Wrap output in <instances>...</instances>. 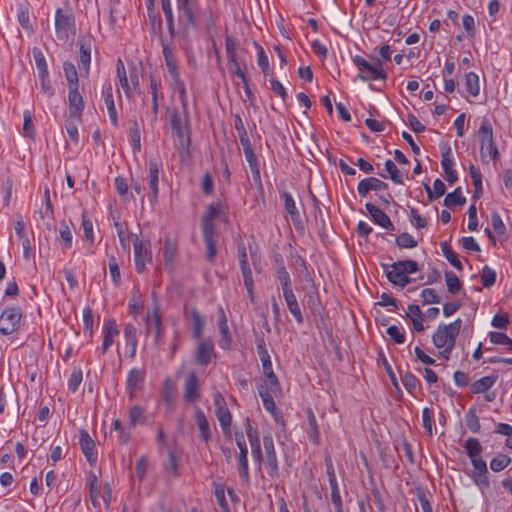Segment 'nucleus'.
Wrapping results in <instances>:
<instances>
[{"label":"nucleus","instance_id":"obj_26","mask_svg":"<svg viewBox=\"0 0 512 512\" xmlns=\"http://www.w3.org/2000/svg\"><path fill=\"white\" fill-rule=\"evenodd\" d=\"M102 97L104 99L110 122L114 127L119 126L117 110L114 103V97L112 92V85L110 82H106L102 87Z\"/></svg>","mask_w":512,"mask_h":512},{"label":"nucleus","instance_id":"obj_64","mask_svg":"<svg viewBox=\"0 0 512 512\" xmlns=\"http://www.w3.org/2000/svg\"><path fill=\"white\" fill-rule=\"evenodd\" d=\"M420 296L422 298L423 305L440 303V297L438 296L436 291L432 288L423 289L421 291Z\"/></svg>","mask_w":512,"mask_h":512},{"label":"nucleus","instance_id":"obj_46","mask_svg":"<svg viewBox=\"0 0 512 512\" xmlns=\"http://www.w3.org/2000/svg\"><path fill=\"white\" fill-rule=\"evenodd\" d=\"M465 87L467 92L476 97L480 93L479 76L475 72H468L465 76Z\"/></svg>","mask_w":512,"mask_h":512},{"label":"nucleus","instance_id":"obj_9","mask_svg":"<svg viewBox=\"0 0 512 512\" xmlns=\"http://www.w3.org/2000/svg\"><path fill=\"white\" fill-rule=\"evenodd\" d=\"M387 279L395 286L404 288L411 282V278L405 274L402 261H397L392 264H382Z\"/></svg>","mask_w":512,"mask_h":512},{"label":"nucleus","instance_id":"obj_30","mask_svg":"<svg viewBox=\"0 0 512 512\" xmlns=\"http://www.w3.org/2000/svg\"><path fill=\"white\" fill-rule=\"evenodd\" d=\"M257 391L263 402L265 410L271 413L272 416H275L277 408L273 399V394H276L277 392L271 391L269 383L258 384Z\"/></svg>","mask_w":512,"mask_h":512},{"label":"nucleus","instance_id":"obj_12","mask_svg":"<svg viewBox=\"0 0 512 512\" xmlns=\"http://www.w3.org/2000/svg\"><path fill=\"white\" fill-rule=\"evenodd\" d=\"M183 397L187 403L194 404L201 397L200 380L197 374L189 372L183 384Z\"/></svg>","mask_w":512,"mask_h":512},{"label":"nucleus","instance_id":"obj_40","mask_svg":"<svg viewBox=\"0 0 512 512\" xmlns=\"http://www.w3.org/2000/svg\"><path fill=\"white\" fill-rule=\"evenodd\" d=\"M162 10L165 15L167 29L170 36L173 38L176 36L175 20L172 10L171 0H161Z\"/></svg>","mask_w":512,"mask_h":512},{"label":"nucleus","instance_id":"obj_45","mask_svg":"<svg viewBox=\"0 0 512 512\" xmlns=\"http://www.w3.org/2000/svg\"><path fill=\"white\" fill-rule=\"evenodd\" d=\"M116 71H117V77L119 79V84H120L121 88L123 89L126 97L128 99H130L131 98V89H130L128 78L126 75L125 66L121 59H119L117 61Z\"/></svg>","mask_w":512,"mask_h":512},{"label":"nucleus","instance_id":"obj_29","mask_svg":"<svg viewBox=\"0 0 512 512\" xmlns=\"http://www.w3.org/2000/svg\"><path fill=\"white\" fill-rule=\"evenodd\" d=\"M91 37L83 36L79 39V63L88 74L91 63Z\"/></svg>","mask_w":512,"mask_h":512},{"label":"nucleus","instance_id":"obj_19","mask_svg":"<svg viewBox=\"0 0 512 512\" xmlns=\"http://www.w3.org/2000/svg\"><path fill=\"white\" fill-rule=\"evenodd\" d=\"M258 356L262 363L263 373L267 379V383H269V385H270L271 391L272 392H281V385L278 380V377L276 376V374L273 371L271 357H270L268 351L263 352V353H258Z\"/></svg>","mask_w":512,"mask_h":512},{"label":"nucleus","instance_id":"obj_35","mask_svg":"<svg viewBox=\"0 0 512 512\" xmlns=\"http://www.w3.org/2000/svg\"><path fill=\"white\" fill-rule=\"evenodd\" d=\"M178 243L170 236H166L163 246V258L166 266H172L177 255Z\"/></svg>","mask_w":512,"mask_h":512},{"label":"nucleus","instance_id":"obj_38","mask_svg":"<svg viewBox=\"0 0 512 512\" xmlns=\"http://www.w3.org/2000/svg\"><path fill=\"white\" fill-rule=\"evenodd\" d=\"M283 298L285 300L289 312L291 313L295 321L298 324H302L304 322V317L295 294H287L284 295Z\"/></svg>","mask_w":512,"mask_h":512},{"label":"nucleus","instance_id":"obj_60","mask_svg":"<svg viewBox=\"0 0 512 512\" xmlns=\"http://www.w3.org/2000/svg\"><path fill=\"white\" fill-rule=\"evenodd\" d=\"M395 242L399 248L408 249L415 248L418 244L415 238L407 232L401 233L397 236Z\"/></svg>","mask_w":512,"mask_h":512},{"label":"nucleus","instance_id":"obj_33","mask_svg":"<svg viewBox=\"0 0 512 512\" xmlns=\"http://www.w3.org/2000/svg\"><path fill=\"white\" fill-rule=\"evenodd\" d=\"M245 159L249 165L254 184L256 185L259 193L261 195H263L264 188H263L262 179H261L260 164H259L258 157L256 154H253V155L246 156Z\"/></svg>","mask_w":512,"mask_h":512},{"label":"nucleus","instance_id":"obj_61","mask_svg":"<svg viewBox=\"0 0 512 512\" xmlns=\"http://www.w3.org/2000/svg\"><path fill=\"white\" fill-rule=\"evenodd\" d=\"M402 383H403L405 389L410 394H414V391L419 386L420 381L413 373H411L410 371H407L402 378Z\"/></svg>","mask_w":512,"mask_h":512},{"label":"nucleus","instance_id":"obj_51","mask_svg":"<svg viewBox=\"0 0 512 512\" xmlns=\"http://www.w3.org/2000/svg\"><path fill=\"white\" fill-rule=\"evenodd\" d=\"M465 421L468 429L473 433H478L480 431V422L479 418L476 415L475 407H470L469 410L465 414Z\"/></svg>","mask_w":512,"mask_h":512},{"label":"nucleus","instance_id":"obj_11","mask_svg":"<svg viewBox=\"0 0 512 512\" xmlns=\"http://www.w3.org/2000/svg\"><path fill=\"white\" fill-rule=\"evenodd\" d=\"M263 446L267 461L268 475L272 478L279 477V464L276 455L275 445L271 434L263 436Z\"/></svg>","mask_w":512,"mask_h":512},{"label":"nucleus","instance_id":"obj_43","mask_svg":"<svg viewBox=\"0 0 512 512\" xmlns=\"http://www.w3.org/2000/svg\"><path fill=\"white\" fill-rule=\"evenodd\" d=\"M63 70L68 88L79 87V78L75 65L72 62L66 61L63 63Z\"/></svg>","mask_w":512,"mask_h":512},{"label":"nucleus","instance_id":"obj_3","mask_svg":"<svg viewBox=\"0 0 512 512\" xmlns=\"http://www.w3.org/2000/svg\"><path fill=\"white\" fill-rule=\"evenodd\" d=\"M462 320L457 318L449 324H441L432 335V341L436 348L455 347L456 338L460 332Z\"/></svg>","mask_w":512,"mask_h":512},{"label":"nucleus","instance_id":"obj_47","mask_svg":"<svg viewBox=\"0 0 512 512\" xmlns=\"http://www.w3.org/2000/svg\"><path fill=\"white\" fill-rule=\"evenodd\" d=\"M445 281L447 290L452 295L458 294L462 289V282L460 281L458 276L450 270L445 271Z\"/></svg>","mask_w":512,"mask_h":512},{"label":"nucleus","instance_id":"obj_59","mask_svg":"<svg viewBox=\"0 0 512 512\" xmlns=\"http://www.w3.org/2000/svg\"><path fill=\"white\" fill-rule=\"evenodd\" d=\"M489 339L493 344L507 346L508 350L512 352V339L506 334L493 331L490 332Z\"/></svg>","mask_w":512,"mask_h":512},{"label":"nucleus","instance_id":"obj_41","mask_svg":"<svg viewBox=\"0 0 512 512\" xmlns=\"http://www.w3.org/2000/svg\"><path fill=\"white\" fill-rule=\"evenodd\" d=\"M129 125V136L133 147V152L138 153L141 150V134L139 125L136 119H130Z\"/></svg>","mask_w":512,"mask_h":512},{"label":"nucleus","instance_id":"obj_20","mask_svg":"<svg viewBox=\"0 0 512 512\" xmlns=\"http://www.w3.org/2000/svg\"><path fill=\"white\" fill-rule=\"evenodd\" d=\"M68 103L69 117L79 121L84 110V101L79 87L68 88Z\"/></svg>","mask_w":512,"mask_h":512},{"label":"nucleus","instance_id":"obj_25","mask_svg":"<svg viewBox=\"0 0 512 512\" xmlns=\"http://www.w3.org/2000/svg\"><path fill=\"white\" fill-rule=\"evenodd\" d=\"M223 212L221 202L212 203L207 207V211L201 218V231H216L214 219Z\"/></svg>","mask_w":512,"mask_h":512},{"label":"nucleus","instance_id":"obj_24","mask_svg":"<svg viewBox=\"0 0 512 512\" xmlns=\"http://www.w3.org/2000/svg\"><path fill=\"white\" fill-rule=\"evenodd\" d=\"M388 189V184L376 177L362 179L357 186V192L360 197H366L370 191H384Z\"/></svg>","mask_w":512,"mask_h":512},{"label":"nucleus","instance_id":"obj_58","mask_svg":"<svg viewBox=\"0 0 512 512\" xmlns=\"http://www.w3.org/2000/svg\"><path fill=\"white\" fill-rule=\"evenodd\" d=\"M165 471L169 476L177 477L179 475L178 461L174 449H170L168 453V462L165 465Z\"/></svg>","mask_w":512,"mask_h":512},{"label":"nucleus","instance_id":"obj_34","mask_svg":"<svg viewBox=\"0 0 512 512\" xmlns=\"http://www.w3.org/2000/svg\"><path fill=\"white\" fill-rule=\"evenodd\" d=\"M238 474L242 482L250 485V473L248 463V448L239 450L238 454Z\"/></svg>","mask_w":512,"mask_h":512},{"label":"nucleus","instance_id":"obj_56","mask_svg":"<svg viewBox=\"0 0 512 512\" xmlns=\"http://www.w3.org/2000/svg\"><path fill=\"white\" fill-rule=\"evenodd\" d=\"M496 272L488 265H485L481 271V282L485 288L492 287L496 282Z\"/></svg>","mask_w":512,"mask_h":512},{"label":"nucleus","instance_id":"obj_49","mask_svg":"<svg viewBox=\"0 0 512 512\" xmlns=\"http://www.w3.org/2000/svg\"><path fill=\"white\" fill-rule=\"evenodd\" d=\"M466 203V198L462 194L461 187H457L452 193H449L444 198V205L452 207L454 205L462 206Z\"/></svg>","mask_w":512,"mask_h":512},{"label":"nucleus","instance_id":"obj_50","mask_svg":"<svg viewBox=\"0 0 512 512\" xmlns=\"http://www.w3.org/2000/svg\"><path fill=\"white\" fill-rule=\"evenodd\" d=\"M469 458H475L481 455L483 448L477 438L469 437L464 445Z\"/></svg>","mask_w":512,"mask_h":512},{"label":"nucleus","instance_id":"obj_62","mask_svg":"<svg viewBox=\"0 0 512 512\" xmlns=\"http://www.w3.org/2000/svg\"><path fill=\"white\" fill-rule=\"evenodd\" d=\"M256 46H257V49H258V51H257V63H258V66L260 67V69L262 70L264 75H269L270 74V68H269L268 57H267V55H266V53L263 50L261 45L256 43Z\"/></svg>","mask_w":512,"mask_h":512},{"label":"nucleus","instance_id":"obj_2","mask_svg":"<svg viewBox=\"0 0 512 512\" xmlns=\"http://www.w3.org/2000/svg\"><path fill=\"white\" fill-rule=\"evenodd\" d=\"M178 9V20L181 25V33L187 37L191 31L198 29L199 24L196 18V0H176Z\"/></svg>","mask_w":512,"mask_h":512},{"label":"nucleus","instance_id":"obj_54","mask_svg":"<svg viewBox=\"0 0 512 512\" xmlns=\"http://www.w3.org/2000/svg\"><path fill=\"white\" fill-rule=\"evenodd\" d=\"M83 380V373L80 368H74L67 383L68 390L75 393Z\"/></svg>","mask_w":512,"mask_h":512},{"label":"nucleus","instance_id":"obj_32","mask_svg":"<svg viewBox=\"0 0 512 512\" xmlns=\"http://www.w3.org/2000/svg\"><path fill=\"white\" fill-rule=\"evenodd\" d=\"M218 329H219V333H220V347L223 349V350H230L231 349V346H232V336H231V333L229 331V327H228V324H227V318L223 312V310L221 309V316L218 320Z\"/></svg>","mask_w":512,"mask_h":512},{"label":"nucleus","instance_id":"obj_5","mask_svg":"<svg viewBox=\"0 0 512 512\" xmlns=\"http://www.w3.org/2000/svg\"><path fill=\"white\" fill-rule=\"evenodd\" d=\"M55 32L57 38L61 41H67L70 36H74L76 34L75 17L70 9H56Z\"/></svg>","mask_w":512,"mask_h":512},{"label":"nucleus","instance_id":"obj_48","mask_svg":"<svg viewBox=\"0 0 512 512\" xmlns=\"http://www.w3.org/2000/svg\"><path fill=\"white\" fill-rule=\"evenodd\" d=\"M440 151L442 156L441 165L444 173L453 170L452 166L454 165V161L450 145L448 143L441 144Z\"/></svg>","mask_w":512,"mask_h":512},{"label":"nucleus","instance_id":"obj_15","mask_svg":"<svg viewBox=\"0 0 512 512\" xmlns=\"http://www.w3.org/2000/svg\"><path fill=\"white\" fill-rule=\"evenodd\" d=\"M79 445L88 463L93 466L98 460V453L94 440L85 429L79 430Z\"/></svg>","mask_w":512,"mask_h":512},{"label":"nucleus","instance_id":"obj_28","mask_svg":"<svg viewBox=\"0 0 512 512\" xmlns=\"http://www.w3.org/2000/svg\"><path fill=\"white\" fill-rule=\"evenodd\" d=\"M205 247V260L213 265L217 257L216 231H201Z\"/></svg>","mask_w":512,"mask_h":512},{"label":"nucleus","instance_id":"obj_55","mask_svg":"<svg viewBox=\"0 0 512 512\" xmlns=\"http://www.w3.org/2000/svg\"><path fill=\"white\" fill-rule=\"evenodd\" d=\"M59 233L63 242V249H70L72 247L73 235L69 225L65 221L60 223Z\"/></svg>","mask_w":512,"mask_h":512},{"label":"nucleus","instance_id":"obj_17","mask_svg":"<svg viewBox=\"0 0 512 512\" xmlns=\"http://www.w3.org/2000/svg\"><path fill=\"white\" fill-rule=\"evenodd\" d=\"M161 168V162L156 159L149 160V181L148 186L150 189L149 201L155 203L158 199L159 194V171Z\"/></svg>","mask_w":512,"mask_h":512},{"label":"nucleus","instance_id":"obj_53","mask_svg":"<svg viewBox=\"0 0 512 512\" xmlns=\"http://www.w3.org/2000/svg\"><path fill=\"white\" fill-rule=\"evenodd\" d=\"M384 166H385L386 171L389 174L390 179L395 184H403L404 183L403 176H402L401 172L399 171L396 164L391 159H387L385 161Z\"/></svg>","mask_w":512,"mask_h":512},{"label":"nucleus","instance_id":"obj_10","mask_svg":"<svg viewBox=\"0 0 512 512\" xmlns=\"http://www.w3.org/2000/svg\"><path fill=\"white\" fill-rule=\"evenodd\" d=\"M169 122L171 129L177 135L180 147L187 149L190 145L189 128L183 125L182 119L176 109L170 112Z\"/></svg>","mask_w":512,"mask_h":512},{"label":"nucleus","instance_id":"obj_21","mask_svg":"<svg viewBox=\"0 0 512 512\" xmlns=\"http://www.w3.org/2000/svg\"><path fill=\"white\" fill-rule=\"evenodd\" d=\"M149 88L151 93V116L152 122L155 123L158 120L159 114V99L163 98L161 93V80L155 75H150Z\"/></svg>","mask_w":512,"mask_h":512},{"label":"nucleus","instance_id":"obj_18","mask_svg":"<svg viewBox=\"0 0 512 512\" xmlns=\"http://www.w3.org/2000/svg\"><path fill=\"white\" fill-rule=\"evenodd\" d=\"M188 325L192 328V336L195 340L203 338V331L205 328V318L200 314L196 308H192L184 313Z\"/></svg>","mask_w":512,"mask_h":512},{"label":"nucleus","instance_id":"obj_42","mask_svg":"<svg viewBox=\"0 0 512 512\" xmlns=\"http://www.w3.org/2000/svg\"><path fill=\"white\" fill-rule=\"evenodd\" d=\"M173 90L179 93V99L181 102L183 113L188 117V96L186 92V87L181 78L175 79L171 84Z\"/></svg>","mask_w":512,"mask_h":512},{"label":"nucleus","instance_id":"obj_57","mask_svg":"<svg viewBox=\"0 0 512 512\" xmlns=\"http://www.w3.org/2000/svg\"><path fill=\"white\" fill-rule=\"evenodd\" d=\"M511 463V458L506 454H499L490 462V468L494 472H500Z\"/></svg>","mask_w":512,"mask_h":512},{"label":"nucleus","instance_id":"obj_37","mask_svg":"<svg viewBox=\"0 0 512 512\" xmlns=\"http://www.w3.org/2000/svg\"><path fill=\"white\" fill-rule=\"evenodd\" d=\"M498 374L484 376L471 384V391L474 394L487 392L497 381Z\"/></svg>","mask_w":512,"mask_h":512},{"label":"nucleus","instance_id":"obj_27","mask_svg":"<svg viewBox=\"0 0 512 512\" xmlns=\"http://www.w3.org/2000/svg\"><path fill=\"white\" fill-rule=\"evenodd\" d=\"M214 404L216 406L215 415L219 421L220 427L231 426L232 414L221 394L218 393L214 396Z\"/></svg>","mask_w":512,"mask_h":512},{"label":"nucleus","instance_id":"obj_39","mask_svg":"<svg viewBox=\"0 0 512 512\" xmlns=\"http://www.w3.org/2000/svg\"><path fill=\"white\" fill-rule=\"evenodd\" d=\"M469 174L474 186V193L472 198L474 200H477L481 198L483 194V187H482V173L479 168L475 167L473 164L469 166Z\"/></svg>","mask_w":512,"mask_h":512},{"label":"nucleus","instance_id":"obj_13","mask_svg":"<svg viewBox=\"0 0 512 512\" xmlns=\"http://www.w3.org/2000/svg\"><path fill=\"white\" fill-rule=\"evenodd\" d=\"M280 197L284 201L285 211L289 214L294 228L297 231H304V222L291 193L283 191L280 193Z\"/></svg>","mask_w":512,"mask_h":512},{"label":"nucleus","instance_id":"obj_36","mask_svg":"<svg viewBox=\"0 0 512 512\" xmlns=\"http://www.w3.org/2000/svg\"><path fill=\"white\" fill-rule=\"evenodd\" d=\"M143 379L144 375L139 369L132 368L131 370H129L126 379V391L130 399L134 397L136 388L138 384L143 381Z\"/></svg>","mask_w":512,"mask_h":512},{"label":"nucleus","instance_id":"obj_7","mask_svg":"<svg viewBox=\"0 0 512 512\" xmlns=\"http://www.w3.org/2000/svg\"><path fill=\"white\" fill-rule=\"evenodd\" d=\"M134 250V263L135 270L141 274L145 270L146 263L152 261V252L150 249V242L144 243L137 234H131Z\"/></svg>","mask_w":512,"mask_h":512},{"label":"nucleus","instance_id":"obj_14","mask_svg":"<svg viewBox=\"0 0 512 512\" xmlns=\"http://www.w3.org/2000/svg\"><path fill=\"white\" fill-rule=\"evenodd\" d=\"M246 423V435L251 446L252 457L254 462L258 465V469L261 470L263 454L261 449L260 437L257 429L252 427L249 418L246 419Z\"/></svg>","mask_w":512,"mask_h":512},{"label":"nucleus","instance_id":"obj_52","mask_svg":"<svg viewBox=\"0 0 512 512\" xmlns=\"http://www.w3.org/2000/svg\"><path fill=\"white\" fill-rule=\"evenodd\" d=\"M123 335L125 340V346H137V328L132 323H127L123 329Z\"/></svg>","mask_w":512,"mask_h":512},{"label":"nucleus","instance_id":"obj_16","mask_svg":"<svg viewBox=\"0 0 512 512\" xmlns=\"http://www.w3.org/2000/svg\"><path fill=\"white\" fill-rule=\"evenodd\" d=\"M214 355V341L211 338H201L195 351L196 363L206 367Z\"/></svg>","mask_w":512,"mask_h":512},{"label":"nucleus","instance_id":"obj_44","mask_svg":"<svg viewBox=\"0 0 512 512\" xmlns=\"http://www.w3.org/2000/svg\"><path fill=\"white\" fill-rule=\"evenodd\" d=\"M32 53L38 71V76L40 77L49 75L46 58L42 50L38 47H34Z\"/></svg>","mask_w":512,"mask_h":512},{"label":"nucleus","instance_id":"obj_6","mask_svg":"<svg viewBox=\"0 0 512 512\" xmlns=\"http://www.w3.org/2000/svg\"><path fill=\"white\" fill-rule=\"evenodd\" d=\"M146 333L154 331V340L158 343L164 336V326L162 324V315L158 300L155 298L152 308L147 311L144 318Z\"/></svg>","mask_w":512,"mask_h":512},{"label":"nucleus","instance_id":"obj_1","mask_svg":"<svg viewBox=\"0 0 512 512\" xmlns=\"http://www.w3.org/2000/svg\"><path fill=\"white\" fill-rule=\"evenodd\" d=\"M354 65L359 69L357 78L363 82L372 80H385L387 73L383 69L382 62L379 58L375 57L372 62L367 61L360 55H355L352 58Z\"/></svg>","mask_w":512,"mask_h":512},{"label":"nucleus","instance_id":"obj_22","mask_svg":"<svg viewBox=\"0 0 512 512\" xmlns=\"http://www.w3.org/2000/svg\"><path fill=\"white\" fill-rule=\"evenodd\" d=\"M365 208L370 215L371 220L378 226L386 229L387 231H394L395 227L391 222L389 216L376 205L367 202Z\"/></svg>","mask_w":512,"mask_h":512},{"label":"nucleus","instance_id":"obj_4","mask_svg":"<svg viewBox=\"0 0 512 512\" xmlns=\"http://www.w3.org/2000/svg\"><path fill=\"white\" fill-rule=\"evenodd\" d=\"M479 133L481 143L480 155L482 160L485 162L486 156L489 155L493 162L496 163L500 158V154L493 140V127L489 119L484 118L482 120Z\"/></svg>","mask_w":512,"mask_h":512},{"label":"nucleus","instance_id":"obj_63","mask_svg":"<svg viewBox=\"0 0 512 512\" xmlns=\"http://www.w3.org/2000/svg\"><path fill=\"white\" fill-rule=\"evenodd\" d=\"M386 333L396 344H403L405 342V332L401 327L391 325L387 328Z\"/></svg>","mask_w":512,"mask_h":512},{"label":"nucleus","instance_id":"obj_23","mask_svg":"<svg viewBox=\"0 0 512 512\" xmlns=\"http://www.w3.org/2000/svg\"><path fill=\"white\" fill-rule=\"evenodd\" d=\"M102 331V353L105 354L108 351V349L113 345L115 338L119 335V329L117 327L116 320L113 318L105 319Z\"/></svg>","mask_w":512,"mask_h":512},{"label":"nucleus","instance_id":"obj_8","mask_svg":"<svg viewBox=\"0 0 512 512\" xmlns=\"http://www.w3.org/2000/svg\"><path fill=\"white\" fill-rule=\"evenodd\" d=\"M22 312L18 307H7L0 315V333L10 335L16 332L21 323Z\"/></svg>","mask_w":512,"mask_h":512},{"label":"nucleus","instance_id":"obj_31","mask_svg":"<svg viewBox=\"0 0 512 512\" xmlns=\"http://www.w3.org/2000/svg\"><path fill=\"white\" fill-rule=\"evenodd\" d=\"M194 418L199 428L201 439L208 443L212 439L210 425L203 410L197 406L194 409Z\"/></svg>","mask_w":512,"mask_h":512}]
</instances>
